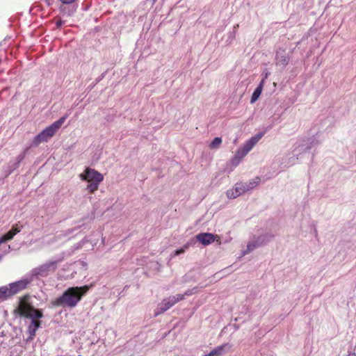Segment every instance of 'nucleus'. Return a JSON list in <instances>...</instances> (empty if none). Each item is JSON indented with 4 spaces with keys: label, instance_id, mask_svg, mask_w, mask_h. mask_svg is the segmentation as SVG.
Here are the masks:
<instances>
[{
    "label": "nucleus",
    "instance_id": "f257e3e1",
    "mask_svg": "<svg viewBox=\"0 0 356 356\" xmlns=\"http://www.w3.org/2000/svg\"><path fill=\"white\" fill-rule=\"evenodd\" d=\"M89 289L90 286L88 285L70 287L64 291L62 296L52 301V305L57 307H74Z\"/></svg>",
    "mask_w": 356,
    "mask_h": 356
},
{
    "label": "nucleus",
    "instance_id": "f03ea898",
    "mask_svg": "<svg viewBox=\"0 0 356 356\" xmlns=\"http://www.w3.org/2000/svg\"><path fill=\"white\" fill-rule=\"evenodd\" d=\"M29 295L23 296L19 300L18 307L15 309L14 313L19 314L20 316L30 318L32 319L31 324L32 326L38 329L41 325L39 318L43 316L42 312L35 309L29 302Z\"/></svg>",
    "mask_w": 356,
    "mask_h": 356
},
{
    "label": "nucleus",
    "instance_id": "7ed1b4c3",
    "mask_svg": "<svg viewBox=\"0 0 356 356\" xmlns=\"http://www.w3.org/2000/svg\"><path fill=\"white\" fill-rule=\"evenodd\" d=\"M193 292L188 290L186 291L184 294H178L177 296H170L168 298L163 299L160 307L157 308V310L155 312V316H158L163 313L178 302L183 300L186 296H191Z\"/></svg>",
    "mask_w": 356,
    "mask_h": 356
},
{
    "label": "nucleus",
    "instance_id": "20e7f679",
    "mask_svg": "<svg viewBox=\"0 0 356 356\" xmlns=\"http://www.w3.org/2000/svg\"><path fill=\"white\" fill-rule=\"evenodd\" d=\"M58 261H51L33 269V275L46 277L49 272H54L58 266Z\"/></svg>",
    "mask_w": 356,
    "mask_h": 356
},
{
    "label": "nucleus",
    "instance_id": "39448f33",
    "mask_svg": "<svg viewBox=\"0 0 356 356\" xmlns=\"http://www.w3.org/2000/svg\"><path fill=\"white\" fill-rule=\"evenodd\" d=\"M80 178L81 180L88 182H102L104 179V176L95 169L86 168L84 172L80 175Z\"/></svg>",
    "mask_w": 356,
    "mask_h": 356
},
{
    "label": "nucleus",
    "instance_id": "423d86ee",
    "mask_svg": "<svg viewBox=\"0 0 356 356\" xmlns=\"http://www.w3.org/2000/svg\"><path fill=\"white\" fill-rule=\"evenodd\" d=\"M66 117L63 116L57 121L54 122L52 124L47 127L44 130L47 132V135L51 138L55 135L57 131L60 128L63 124L65 122Z\"/></svg>",
    "mask_w": 356,
    "mask_h": 356
},
{
    "label": "nucleus",
    "instance_id": "0eeeda50",
    "mask_svg": "<svg viewBox=\"0 0 356 356\" xmlns=\"http://www.w3.org/2000/svg\"><path fill=\"white\" fill-rule=\"evenodd\" d=\"M29 283V282L27 280H22L9 284L13 296L25 289Z\"/></svg>",
    "mask_w": 356,
    "mask_h": 356
},
{
    "label": "nucleus",
    "instance_id": "6e6552de",
    "mask_svg": "<svg viewBox=\"0 0 356 356\" xmlns=\"http://www.w3.org/2000/svg\"><path fill=\"white\" fill-rule=\"evenodd\" d=\"M197 240L204 245H208L215 241V236L211 233H200L196 236Z\"/></svg>",
    "mask_w": 356,
    "mask_h": 356
},
{
    "label": "nucleus",
    "instance_id": "1a4fd4ad",
    "mask_svg": "<svg viewBox=\"0 0 356 356\" xmlns=\"http://www.w3.org/2000/svg\"><path fill=\"white\" fill-rule=\"evenodd\" d=\"M50 138L51 137L47 135V132L44 129L34 138L33 143L35 146H38L41 143L47 142Z\"/></svg>",
    "mask_w": 356,
    "mask_h": 356
},
{
    "label": "nucleus",
    "instance_id": "9d476101",
    "mask_svg": "<svg viewBox=\"0 0 356 356\" xmlns=\"http://www.w3.org/2000/svg\"><path fill=\"white\" fill-rule=\"evenodd\" d=\"M248 153V152H246L244 148H243L242 147H239L232 161V163L234 164L235 165H238Z\"/></svg>",
    "mask_w": 356,
    "mask_h": 356
},
{
    "label": "nucleus",
    "instance_id": "9b49d317",
    "mask_svg": "<svg viewBox=\"0 0 356 356\" xmlns=\"http://www.w3.org/2000/svg\"><path fill=\"white\" fill-rule=\"evenodd\" d=\"M229 347L228 343H224L214 348L207 356H220L224 353L225 349Z\"/></svg>",
    "mask_w": 356,
    "mask_h": 356
},
{
    "label": "nucleus",
    "instance_id": "f8f14e48",
    "mask_svg": "<svg viewBox=\"0 0 356 356\" xmlns=\"http://www.w3.org/2000/svg\"><path fill=\"white\" fill-rule=\"evenodd\" d=\"M13 296L10 284L0 287V298L6 300Z\"/></svg>",
    "mask_w": 356,
    "mask_h": 356
},
{
    "label": "nucleus",
    "instance_id": "ddd939ff",
    "mask_svg": "<svg viewBox=\"0 0 356 356\" xmlns=\"http://www.w3.org/2000/svg\"><path fill=\"white\" fill-rule=\"evenodd\" d=\"M264 85V79H262L258 86V87L254 90V92L252 95L250 102L252 104L255 102L259 97L261 94L263 87Z\"/></svg>",
    "mask_w": 356,
    "mask_h": 356
},
{
    "label": "nucleus",
    "instance_id": "4468645a",
    "mask_svg": "<svg viewBox=\"0 0 356 356\" xmlns=\"http://www.w3.org/2000/svg\"><path fill=\"white\" fill-rule=\"evenodd\" d=\"M234 188L239 195L243 194L246 191L251 190V186H248L243 184V182L236 184Z\"/></svg>",
    "mask_w": 356,
    "mask_h": 356
},
{
    "label": "nucleus",
    "instance_id": "2eb2a0df",
    "mask_svg": "<svg viewBox=\"0 0 356 356\" xmlns=\"http://www.w3.org/2000/svg\"><path fill=\"white\" fill-rule=\"evenodd\" d=\"M101 182H89L87 186V190L90 194H93L99 188V185Z\"/></svg>",
    "mask_w": 356,
    "mask_h": 356
},
{
    "label": "nucleus",
    "instance_id": "dca6fc26",
    "mask_svg": "<svg viewBox=\"0 0 356 356\" xmlns=\"http://www.w3.org/2000/svg\"><path fill=\"white\" fill-rule=\"evenodd\" d=\"M222 143V138L220 137L215 138L209 145L211 149L218 148Z\"/></svg>",
    "mask_w": 356,
    "mask_h": 356
},
{
    "label": "nucleus",
    "instance_id": "f3484780",
    "mask_svg": "<svg viewBox=\"0 0 356 356\" xmlns=\"http://www.w3.org/2000/svg\"><path fill=\"white\" fill-rule=\"evenodd\" d=\"M264 134L262 133H259L256 136L252 137L248 142L251 143L253 147L259 142V140L263 137Z\"/></svg>",
    "mask_w": 356,
    "mask_h": 356
},
{
    "label": "nucleus",
    "instance_id": "a211bd4d",
    "mask_svg": "<svg viewBox=\"0 0 356 356\" xmlns=\"http://www.w3.org/2000/svg\"><path fill=\"white\" fill-rule=\"evenodd\" d=\"M260 182V178L259 177H255L252 181H250L248 183H243V184L251 186V189L259 185Z\"/></svg>",
    "mask_w": 356,
    "mask_h": 356
},
{
    "label": "nucleus",
    "instance_id": "6ab92c4d",
    "mask_svg": "<svg viewBox=\"0 0 356 356\" xmlns=\"http://www.w3.org/2000/svg\"><path fill=\"white\" fill-rule=\"evenodd\" d=\"M226 195H227V197L229 199H234V198L240 196L238 195V193L234 190V188L228 190L226 192Z\"/></svg>",
    "mask_w": 356,
    "mask_h": 356
},
{
    "label": "nucleus",
    "instance_id": "aec40b11",
    "mask_svg": "<svg viewBox=\"0 0 356 356\" xmlns=\"http://www.w3.org/2000/svg\"><path fill=\"white\" fill-rule=\"evenodd\" d=\"M37 330L38 329L32 326V325L30 323V325L28 327V332L30 334V339H32L35 337Z\"/></svg>",
    "mask_w": 356,
    "mask_h": 356
},
{
    "label": "nucleus",
    "instance_id": "412c9836",
    "mask_svg": "<svg viewBox=\"0 0 356 356\" xmlns=\"http://www.w3.org/2000/svg\"><path fill=\"white\" fill-rule=\"evenodd\" d=\"M15 236V233H13L11 230L8 232L6 234L2 236L3 239L6 241H10Z\"/></svg>",
    "mask_w": 356,
    "mask_h": 356
},
{
    "label": "nucleus",
    "instance_id": "4be33fe9",
    "mask_svg": "<svg viewBox=\"0 0 356 356\" xmlns=\"http://www.w3.org/2000/svg\"><path fill=\"white\" fill-rule=\"evenodd\" d=\"M242 147L244 148L246 152H249L254 147L248 140Z\"/></svg>",
    "mask_w": 356,
    "mask_h": 356
},
{
    "label": "nucleus",
    "instance_id": "5701e85b",
    "mask_svg": "<svg viewBox=\"0 0 356 356\" xmlns=\"http://www.w3.org/2000/svg\"><path fill=\"white\" fill-rule=\"evenodd\" d=\"M13 233H15V236L21 231V228L18 227V225H14L10 229Z\"/></svg>",
    "mask_w": 356,
    "mask_h": 356
},
{
    "label": "nucleus",
    "instance_id": "b1692460",
    "mask_svg": "<svg viewBox=\"0 0 356 356\" xmlns=\"http://www.w3.org/2000/svg\"><path fill=\"white\" fill-rule=\"evenodd\" d=\"M63 4H71L75 2L76 0H59Z\"/></svg>",
    "mask_w": 356,
    "mask_h": 356
},
{
    "label": "nucleus",
    "instance_id": "393cba45",
    "mask_svg": "<svg viewBox=\"0 0 356 356\" xmlns=\"http://www.w3.org/2000/svg\"><path fill=\"white\" fill-rule=\"evenodd\" d=\"M185 250L184 248H180L179 250H177L175 252V255H179L180 254L184 253Z\"/></svg>",
    "mask_w": 356,
    "mask_h": 356
},
{
    "label": "nucleus",
    "instance_id": "a878e982",
    "mask_svg": "<svg viewBox=\"0 0 356 356\" xmlns=\"http://www.w3.org/2000/svg\"><path fill=\"white\" fill-rule=\"evenodd\" d=\"M43 1L47 3V5L48 6H51L55 1V0H43Z\"/></svg>",
    "mask_w": 356,
    "mask_h": 356
},
{
    "label": "nucleus",
    "instance_id": "bb28decb",
    "mask_svg": "<svg viewBox=\"0 0 356 356\" xmlns=\"http://www.w3.org/2000/svg\"><path fill=\"white\" fill-rule=\"evenodd\" d=\"M56 25H57V26H60L62 25V22L60 20L57 22Z\"/></svg>",
    "mask_w": 356,
    "mask_h": 356
},
{
    "label": "nucleus",
    "instance_id": "cd10ccee",
    "mask_svg": "<svg viewBox=\"0 0 356 356\" xmlns=\"http://www.w3.org/2000/svg\"><path fill=\"white\" fill-rule=\"evenodd\" d=\"M5 241L3 239L2 236L0 238V244H1L2 243H4Z\"/></svg>",
    "mask_w": 356,
    "mask_h": 356
},
{
    "label": "nucleus",
    "instance_id": "c85d7f7f",
    "mask_svg": "<svg viewBox=\"0 0 356 356\" xmlns=\"http://www.w3.org/2000/svg\"><path fill=\"white\" fill-rule=\"evenodd\" d=\"M348 356H356V355L355 353H353V354H349Z\"/></svg>",
    "mask_w": 356,
    "mask_h": 356
},
{
    "label": "nucleus",
    "instance_id": "c756f323",
    "mask_svg": "<svg viewBox=\"0 0 356 356\" xmlns=\"http://www.w3.org/2000/svg\"><path fill=\"white\" fill-rule=\"evenodd\" d=\"M2 257H3V256H2L1 254H0V261H1V259H2Z\"/></svg>",
    "mask_w": 356,
    "mask_h": 356
},
{
    "label": "nucleus",
    "instance_id": "7c9ffc66",
    "mask_svg": "<svg viewBox=\"0 0 356 356\" xmlns=\"http://www.w3.org/2000/svg\"><path fill=\"white\" fill-rule=\"evenodd\" d=\"M204 356H207V355H204Z\"/></svg>",
    "mask_w": 356,
    "mask_h": 356
}]
</instances>
